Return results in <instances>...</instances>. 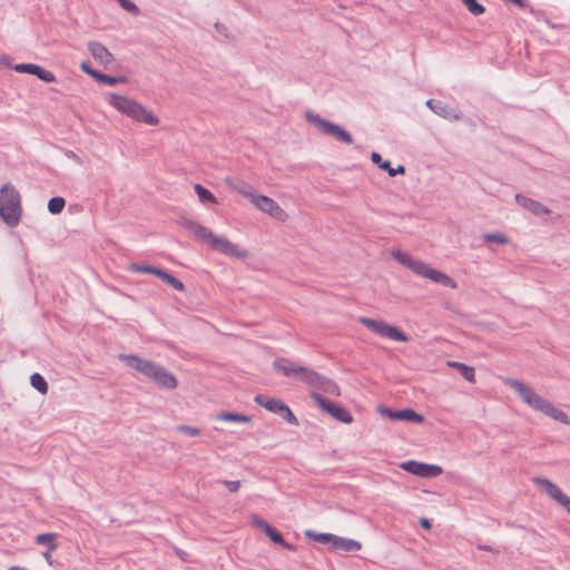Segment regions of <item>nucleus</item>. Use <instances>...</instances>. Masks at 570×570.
Instances as JSON below:
<instances>
[{"mask_svg":"<svg viewBox=\"0 0 570 570\" xmlns=\"http://www.w3.org/2000/svg\"><path fill=\"white\" fill-rule=\"evenodd\" d=\"M177 430L191 438L198 436L200 434V430L198 428L189 425H178Z\"/></svg>","mask_w":570,"mask_h":570,"instance_id":"obj_39","label":"nucleus"},{"mask_svg":"<svg viewBox=\"0 0 570 570\" xmlns=\"http://www.w3.org/2000/svg\"><path fill=\"white\" fill-rule=\"evenodd\" d=\"M255 402L266 409L267 411L282 415L284 409H286V404L278 399L269 397L263 394H258L255 396Z\"/></svg>","mask_w":570,"mask_h":570,"instance_id":"obj_15","label":"nucleus"},{"mask_svg":"<svg viewBox=\"0 0 570 570\" xmlns=\"http://www.w3.org/2000/svg\"><path fill=\"white\" fill-rule=\"evenodd\" d=\"M234 188L244 197L248 198L250 202L254 199L256 194L253 191V188L250 185H248L245 181H238Z\"/></svg>","mask_w":570,"mask_h":570,"instance_id":"obj_33","label":"nucleus"},{"mask_svg":"<svg viewBox=\"0 0 570 570\" xmlns=\"http://www.w3.org/2000/svg\"><path fill=\"white\" fill-rule=\"evenodd\" d=\"M88 50L90 51L92 57L102 65H108L114 59L109 50L100 42H89Z\"/></svg>","mask_w":570,"mask_h":570,"instance_id":"obj_20","label":"nucleus"},{"mask_svg":"<svg viewBox=\"0 0 570 570\" xmlns=\"http://www.w3.org/2000/svg\"><path fill=\"white\" fill-rule=\"evenodd\" d=\"M566 511L570 514V498L567 495L562 503L560 504Z\"/></svg>","mask_w":570,"mask_h":570,"instance_id":"obj_45","label":"nucleus"},{"mask_svg":"<svg viewBox=\"0 0 570 570\" xmlns=\"http://www.w3.org/2000/svg\"><path fill=\"white\" fill-rule=\"evenodd\" d=\"M30 384L41 394H46L48 392V383L45 380V377L39 373H33L30 376Z\"/></svg>","mask_w":570,"mask_h":570,"instance_id":"obj_28","label":"nucleus"},{"mask_svg":"<svg viewBox=\"0 0 570 570\" xmlns=\"http://www.w3.org/2000/svg\"><path fill=\"white\" fill-rule=\"evenodd\" d=\"M55 540L56 535L53 533H41L36 537V543L46 546L49 552H52L57 548Z\"/></svg>","mask_w":570,"mask_h":570,"instance_id":"obj_27","label":"nucleus"},{"mask_svg":"<svg viewBox=\"0 0 570 570\" xmlns=\"http://www.w3.org/2000/svg\"><path fill=\"white\" fill-rule=\"evenodd\" d=\"M371 160L373 164L377 165L379 168L386 171L390 177H395L405 173V167L403 165H399L396 168H393L391 163L389 160H384L382 156L376 151L371 154Z\"/></svg>","mask_w":570,"mask_h":570,"instance_id":"obj_19","label":"nucleus"},{"mask_svg":"<svg viewBox=\"0 0 570 570\" xmlns=\"http://www.w3.org/2000/svg\"><path fill=\"white\" fill-rule=\"evenodd\" d=\"M184 227L188 229L196 238L206 240L209 244H212L213 238H215L216 235H214L207 227L195 223L193 220H185Z\"/></svg>","mask_w":570,"mask_h":570,"instance_id":"obj_18","label":"nucleus"},{"mask_svg":"<svg viewBox=\"0 0 570 570\" xmlns=\"http://www.w3.org/2000/svg\"><path fill=\"white\" fill-rule=\"evenodd\" d=\"M219 421L237 422V423H249L252 417L240 413L222 412L216 415Z\"/></svg>","mask_w":570,"mask_h":570,"instance_id":"obj_25","label":"nucleus"},{"mask_svg":"<svg viewBox=\"0 0 570 570\" xmlns=\"http://www.w3.org/2000/svg\"><path fill=\"white\" fill-rule=\"evenodd\" d=\"M461 1L468 8V10L474 16H480L485 11V8L481 3H479L476 0H461Z\"/></svg>","mask_w":570,"mask_h":570,"instance_id":"obj_34","label":"nucleus"},{"mask_svg":"<svg viewBox=\"0 0 570 570\" xmlns=\"http://www.w3.org/2000/svg\"><path fill=\"white\" fill-rule=\"evenodd\" d=\"M223 484L226 485L227 489L230 492H236L239 489V487H240V481H238V480H236V481L224 480Z\"/></svg>","mask_w":570,"mask_h":570,"instance_id":"obj_42","label":"nucleus"},{"mask_svg":"<svg viewBox=\"0 0 570 570\" xmlns=\"http://www.w3.org/2000/svg\"><path fill=\"white\" fill-rule=\"evenodd\" d=\"M505 384L532 409L546 414L547 416L563 423L570 424L569 415L562 410L556 407L549 400L538 395L530 386L517 379H507Z\"/></svg>","mask_w":570,"mask_h":570,"instance_id":"obj_3","label":"nucleus"},{"mask_svg":"<svg viewBox=\"0 0 570 570\" xmlns=\"http://www.w3.org/2000/svg\"><path fill=\"white\" fill-rule=\"evenodd\" d=\"M128 117L136 121L145 122L147 125L154 126L158 124V118L139 102H136V105H134L132 110Z\"/></svg>","mask_w":570,"mask_h":570,"instance_id":"obj_16","label":"nucleus"},{"mask_svg":"<svg viewBox=\"0 0 570 570\" xmlns=\"http://www.w3.org/2000/svg\"><path fill=\"white\" fill-rule=\"evenodd\" d=\"M95 79L98 82L106 83V85H109V86H115V85H118V83L126 82V77H124V76H109V75H106V73H102V72H99L98 75H95Z\"/></svg>","mask_w":570,"mask_h":570,"instance_id":"obj_26","label":"nucleus"},{"mask_svg":"<svg viewBox=\"0 0 570 570\" xmlns=\"http://www.w3.org/2000/svg\"><path fill=\"white\" fill-rule=\"evenodd\" d=\"M306 119L313 124L321 134L330 136L338 142L351 145L354 141L352 135L343 127L324 119L312 111L306 112Z\"/></svg>","mask_w":570,"mask_h":570,"instance_id":"obj_6","label":"nucleus"},{"mask_svg":"<svg viewBox=\"0 0 570 570\" xmlns=\"http://www.w3.org/2000/svg\"><path fill=\"white\" fill-rule=\"evenodd\" d=\"M214 27H215V30L217 31V33H219L224 38H228V29L226 26H224L223 23L216 22Z\"/></svg>","mask_w":570,"mask_h":570,"instance_id":"obj_44","label":"nucleus"},{"mask_svg":"<svg viewBox=\"0 0 570 570\" xmlns=\"http://www.w3.org/2000/svg\"><path fill=\"white\" fill-rule=\"evenodd\" d=\"M362 544L353 539L336 537L334 551L354 552L361 550Z\"/></svg>","mask_w":570,"mask_h":570,"instance_id":"obj_22","label":"nucleus"},{"mask_svg":"<svg viewBox=\"0 0 570 570\" xmlns=\"http://www.w3.org/2000/svg\"><path fill=\"white\" fill-rule=\"evenodd\" d=\"M157 277H159L164 283L168 284L176 291L183 292L185 289L184 284L177 277L173 276L163 268H159V271H157Z\"/></svg>","mask_w":570,"mask_h":570,"instance_id":"obj_24","label":"nucleus"},{"mask_svg":"<svg viewBox=\"0 0 570 570\" xmlns=\"http://www.w3.org/2000/svg\"><path fill=\"white\" fill-rule=\"evenodd\" d=\"M253 523L262 529L264 531V533L266 532V525H271L267 521H265L264 519L257 517V515H254L253 517Z\"/></svg>","mask_w":570,"mask_h":570,"instance_id":"obj_41","label":"nucleus"},{"mask_svg":"<svg viewBox=\"0 0 570 570\" xmlns=\"http://www.w3.org/2000/svg\"><path fill=\"white\" fill-rule=\"evenodd\" d=\"M401 469L420 478H436L443 470L440 465L417 461H405L400 464Z\"/></svg>","mask_w":570,"mask_h":570,"instance_id":"obj_8","label":"nucleus"},{"mask_svg":"<svg viewBox=\"0 0 570 570\" xmlns=\"http://www.w3.org/2000/svg\"><path fill=\"white\" fill-rule=\"evenodd\" d=\"M250 203L262 212L269 214L272 217L281 218L284 215V210L281 206L267 196L256 195Z\"/></svg>","mask_w":570,"mask_h":570,"instance_id":"obj_12","label":"nucleus"},{"mask_svg":"<svg viewBox=\"0 0 570 570\" xmlns=\"http://www.w3.org/2000/svg\"><path fill=\"white\" fill-rule=\"evenodd\" d=\"M216 250L239 259L247 257V252L245 249L239 248L236 244H233L225 237L215 236L210 244Z\"/></svg>","mask_w":570,"mask_h":570,"instance_id":"obj_10","label":"nucleus"},{"mask_svg":"<svg viewBox=\"0 0 570 570\" xmlns=\"http://www.w3.org/2000/svg\"><path fill=\"white\" fill-rule=\"evenodd\" d=\"M391 256L393 259L411 269L417 276H422L446 287L456 288V283L449 275L430 267L422 261L413 258L411 255L401 249L392 250Z\"/></svg>","mask_w":570,"mask_h":570,"instance_id":"obj_4","label":"nucleus"},{"mask_svg":"<svg viewBox=\"0 0 570 570\" xmlns=\"http://www.w3.org/2000/svg\"><path fill=\"white\" fill-rule=\"evenodd\" d=\"M21 214L19 191L12 184H3L0 188V217L8 226L16 227L21 219Z\"/></svg>","mask_w":570,"mask_h":570,"instance_id":"obj_5","label":"nucleus"},{"mask_svg":"<svg viewBox=\"0 0 570 570\" xmlns=\"http://www.w3.org/2000/svg\"><path fill=\"white\" fill-rule=\"evenodd\" d=\"M380 412L383 416H386L392 421H404L412 423H422L424 421V416L412 409L393 410L390 407H381Z\"/></svg>","mask_w":570,"mask_h":570,"instance_id":"obj_9","label":"nucleus"},{"mask_svg":"<svg viewBox=\"0 0 570 570\" xmlns=\"http://www.w3.org/2000/svg\"><path fill=\"white\" fill-rule=\"evenodd\" d=\"M533 483L541 488L548 497L557 501L559 504H561L567 497L557 484L546 478L535 476L533 478Z\"/></svg>","mask_w":570,"mask_h":570,"instance_id":"obj_13","label":"nucleus"},{"mask_svg":"<svg viewBox=\"0 0 570 570\" xmlns=\"http://www.w3.org/2000/svg\"><path fill=\"white\" fill-rule=\"evenodd\" d=\"M273 366L284 376L298 380L307 386L312 387L313 391L311 392L309 396L323 411L328 413L332 417L342 423H351L353 421L351 413L345 407L328 401L316 392L322 391L328 395L340 396L341 390L333 380L317 373L311 367L302 366L285 357L276 358L273 363Z\"/></svg>","mask_w":570,"mask_h":570,"instance_id":"obj_1","label":"nucleus"},{"mask_svg":"<svg viewBox=\"0 0 570 570\" xmlns=\"http://www.w3.org/2000/svg\"><path fill=\"white\" fill-rule=\"evenodd\" d=\"M305 537L309 540H313L315 542H320L322 544H328L331 549H334L336 537L332 533H323V532H316L314 530H306L304 532Z\"/></svg>","mask_w":570,"mask_h":570,"instance_id":"obj_21","label":"nucleus"},{"mask_svg":"<svg viewBox=\"0 0 570 570\" xmlns=\"http://www.w3.org/2000/svg\"><path fill=\"white\" fill-rule=\"evenodd\" d=\"M283 419H285L291 424L296 425L298 423L296 416L293 414L291 409L286 405V409H284L283 414L281 415Z\"/></svg>","mask_w":570,"mask_h":570,"instance_id":"obj_40","label":"nucleus"},{"mask_svg":"<svg viewBox=\"0 0 570 570\" xmlns=\"http://www.w3.org/2000/svg\"><path fill=\"white\" fill-rule=\"evenodd\" d=\"M65 205H66L65 198H62L60 196H56V197H52L49 199L48 210L52 215H58L63 210Z\"/></svg>","mask_w":570,"mask_h":570,"instance_id":"obj_30","label":"nucleus"},{"mask_svg":"<svg viewBox=\"0 0 570 570\" xmlns=\"http://www.w3.org/2000/svg\"><path fill=\"white\" fill-rule=\"evenodd\" d=\"M117 1L120 4V7L122 9H125L126 11L134 13V14L139 13V8L132 1H130V0H117Z\"/></svg>","mask_w":570,"mask_h":570,"instance_id":"obj_38","label":"nucleus"},{"mask_svg":"<svg viewBox=\"0 0 570 570\" xmlns=\"http://www.w3.org/2000/svg\"><path fill=\"white\" fill-rule=\"evenodd\" d=\"M108 102L118 111L121 114H125L126 116H129L134 105H136L137 101L129 99L126 96H121L118 94H110Z\"/></svg>","mask_w":570,"mask_h":570,"instance_id":"obj_17","label":"nucleus"},{"mask_svg":"<svg viewBox=\"0 0 570 570\" xmlns=\"http://www.w3.org/2000/svg\"><path fill=\"white\" fill-rule=\"evenodd\" d=\"M194 189H195V193L197 194V196H198V198H199V200L202 203H205V202H209V203H213V204L217 203V199L212 194V191L208 190L207 188H205L204 186H202L200 184H196Z\"/></svg>","mask_w":570,"mask_h":570,"instance_id":"obj_29","label":"nucleus"},{"mask_svg":"<svg viewBox=\"0 0 570 570\" xmlns=\"http://www.w3.org/2000/svg\"><path fill=\"white\" fill-rule=\"evenodd\" d=\"M33 76H36L38 79H40L45 82H48V83L56 81V76L51 71H49L38 65H36Z\"/></svg>","mask_w":570,"mask_h":570,"instance_id":"obj_32","label":"nucleus"},{"mask_svg":"<svg viewBox=\"0 0 570 570\" xmlns=\"http://www.w3.org/2000/svg\"><path fill=\"white\" fill-rule=\"evenodd\" d=\"M479 548H480L481 550H485V551H489V550H490V547H488V546H480Z\"/></svg>","mask_w":570,"mask_h":570,"instance_id":"obj_50","label":"nucleus"},{"mask_svg":"<svg viewBox=\"0 0 570 570\" xmlns=\"http://www.w3.org/2000/svg\"><path fill=\"white\" fill-rule=\"evenodd\" d=\"M512 3L518 6L519 8H525L527 7V0H510Z\"/></svg>","mask_w":570,"mask_h":570,"instance_id":"obj_48","label":"nucleus"},{"mask_svg":"<svg viewBox=\"0 0 570 570\" xmlns=\"http://www.w3.org/2000/svg\"><path fill=\"white\" fill-rule=\"evenodd\" d=\"M485 243H495L499 245H505L509 243V238L502 233H487L482 235Z\"/></svg>","mask_w":570,"mask_h":570,"instance_id":"obj_31","label":"nucleus"},{"mask_svg":"<svg viewBox=\"0 0 570 570\" xmlns=\"http://www.w3.org/2000/svg\"><path fill=\"white\" fill-rule=\"evenodd\" d=\"M358 322L367 330L382 337H387L397 342H409L410 337L395 326H392L383 321L373 320L366 316L358 318Z\"/></svg>","mask_w":570,"mask_h":570,"instance_id":"obj_7","label":"nucleus"},{"mask_svg":"<svg viewBox=\"0 0 570 570\" xmlns=\"http://www.w3.org/2000/svg\"><path fill=\"white\" fill-rule=\"evenodd\" d=\"M80 68L82 71H85L87 75L91 76L95 79V75H98L100 71H97L90 67L89 62H82L80 65Z\"/></svg>","mask_w":570,"mask_h":570,"instance_id":"obj_43","label":"nucleus"},{"mask_svg":"<svg viewBox=\"0 0 570 570\" xmlns=\"http://www.w3.org/2000/svg\"><path fill=\"white\" fill-rule=\"evenodd\" d=\"M36 65L35 63H18L12 67V69L19 73H30L33 75Z\"/></svg>","mask_w":570,"mask_h":570,"instance_id":"obj_37","label":"nucleus"},{"mask_svg":"<svg viewBox=\"0 0 570 570\" xmlns=\"http://www.w3.org/2000/svg\"><path fill=\"white\" fill-rule=\"evenodd\" d=\"M448 365L452 368H455L462 377H464L468 382H474V368L472 366H469L464 363L456 362V361H449Z\"/></svg>","mask_w":570,"mask_h":570,"instance_id":"obj_23","label":"nucleus"},{"mask_svg":"<svg viewBox=\"0 0 570 570\" xmlns=\"http://www.w3.org/2000/svg\"><path fill=\"white\" fill-rule=\"evenodd\" d=\"M50 553H51V552H49V550H48L47 552H45V553H43V557H45L47 560H49V559H50Z\"/></svg>","mask_w":570,"mask_h":570,"instance_id":"obj_49","label":"nucleus"},{"mask_svg":"<svg viewBox=\"0 0 570 570\" xmlns=\"http://www.w3.org/2000/svg\"><path fill=\"white\" fill-rule=\"evenodd\" d=\"M130 269L136 273L153 274L156 276H157V271H159L158 267H155L151 265H144V264H132L130 266Z\"/></svg>","mask_w":570,"mask_h":570,"instance_id":"obj_35","label":"nucleus"},{"mask_svg":"<svg viewBox=\"0 0 570 570\" xmlns=\"http://www.w3.org/2000/svg\"><path fill=\"white\" fill-rule=\"evenodd\" d=\"M265 534L269 538V540L274 543L281 544L283 543V534L277 531L272 525H266V532Z\"/></svg>","mask_w":570,"mask_h":570,"instance_id":"obj_36","label":"nucleus"},{"mask_svg":"<svg viewBox=\"0 0 570 570\" xmlns=\"http://www.w3.org/2000/svg\"><path fill=\"white\" fill-rule=\"evenodd\" d=\"M281 546L284 548V549H287L289 551H296V547L289 542H286L284 539H283V543H281Z\"/></svg>","mask_w":570,"mask_h":570,"instance_id":"obj_47","label":"nucleus"},{"mask_svg":"<svg viewBox=\"0 0 570 570\" xmlns=\"http://www.w3.org/2000/svg\"><path fill=\"white\" fill-rule=\"evenodd\" d=\"M420 524H421L422 528H424L426 530L431 529V527H432L431 521L429 519H425V518H422L420 520Z\"/></svg>","mask_w":570,"mask_h":570,"instance_id":"obj_46","label":"nucleus"},{"mask_svg":"<svg viewBox=\"0 0 570 570\" xmlns=\"http://www.w3.org/2000/svg\"><path fill=\"white\" fill-rule=\"evenodd\" d=\"M514 198L519 206L527 209L537 217L550 214V209L548 207L532 198L521 194H517Z\"/></svg>","mask_w":570,"mask_h":570,"instance_id":"obj_14","label":"nucleus"},{"mask_svg":"<svg viewBox=\"0 0 570 570\" xmlns=\"http://www.w3.org/2000/svg\"><path fill=\"white\" fill-rule=\"evenodd\" d=\"M119 360L122 361L126 366L139 372L161 389L174 390L177 387L178 381L176 376L156 362L142 358L136 354H120Z\"/></svg>","mask_w":570,"mask_h":570,"instance_id":"obj_2","label":"nucleus"},{"mask_svg":"<svg viewBox=\"0 0 570 570\" xmlns=\"http://www.w3.org/2000/svg\"><path fill=\"white\" fill-rule=\"evenodd\" d=\"M426 106L438 116L448 119V120H460L461 112L460 110L450 107L448 104L442 102L436 99H429L426 101Z\"/></svg>","mask_w":570,"mask_h":570,"instance_id":"obj_11","label":"nucleus"}]
</instances>
